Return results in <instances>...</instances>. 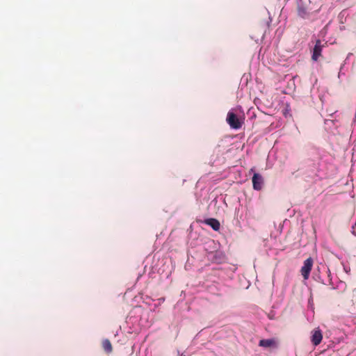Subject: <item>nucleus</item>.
I'll return each instance as SVG.
<instances>
[{"label": "nucleus", "mask_w": 356, "mask_h": 356, "mask_svg": "<svg viewBox=\"0 0 356 356\" xmlns=\"http://www.w3.org/2000/svg\"><path fill=\"white\" fill-rule=\"evenodd\" d=\"M204 222L209 225L215 231H218L220 228V224L217 219L208 218L205 220Z\"/></svg>", "instance_id": "7"}, {"label": "nucleus", "mask_w": 356, "mask_h": 356, "mask_svg": "<svg viewBox=\"0 0 356 356\" xmlns=\"http://www.w3.org/2000/svg\"><path fill=\"white\" fill-rule=\"evenodd\" d=\"M298 14L300 17H302V18H305L307 17H308L309 14L307 13V11L306 10L305 8H302V7H299L298 9Z\"/></svg>", "instance_id": "9"}, {"label": "nucleus", "mask_w": 356, "mask_h": 356, "mask_svg": "<svg viewBox=\"0 0 356 356\" xmlns=\"http://www.w3.org/2000/svg\"><path fill=\"white\" fill-rule=\"evenodd\" d=\"M326 44V42L324 44L320 40H317L316 41V44L313 50L312 59L316 60L318 58L321 56V51L324 45Z\"/></svg>", "instance_id": "4"}, {"label": "nucleus", "mask_w": 356, "mask_h": 356, "mask_svg": "<svg viewBox=\"0 0 356 356\" xmlns=\"http://www.w3.org/2000/svg\"><path fill=\"white\" fill-rule=\"evenodd\" d=\"M312 266L313 259L311 257H309L304 261V264L300 270L301 275H302L305 280H307L309 278Z\"/></svg>", "instance_id": "2"}, {"label": "nucleus", "mask_w": 356, "mask_h": 356, "mask_svg": "<svg viewBox=\"0 0 356 356\" xmlns=\"http://www.w3.org/2000/svg\"><path fill=\"white\" fill-rule=\"evenodd\" d=\"M259 346L264 348L276 347L277 343L274 339H261L259 343Z\"/></svg>", "instance_id": "6"}, {"label": "nucleus", "mask_w": 356, "mask_h": 356, "mask_svg": "<svg viewBox=\"0 0 356 356\" xmlns=\"http://www.w3.org/2000/svg\"><path fill=\"white\" fill-rule=\"evenodd\" d=\"M102 346L104 350L107 353L110 354L113 351V346L109 339H105L102 342Z\"/></svg>", "instance_id": "8"}, {"label": "nucleus", "mask_w": 356, "mask_h": 356, "mask_svg": "<svg viewBox=\"0 0 356 356\" xmlns=\"http://www.w3.org/2000/svg\"><path fill=\"white\" fill-rule=\"evenodd\" d=\"M323 339V334L319 329L314 330L312 332L311 341L314 346H318L321 343Z\"/></svg>", "instance_id": "5"}, {"label": "nucleus", "mask_w": 356, "mask_h": 356, "mask_svg": "<svg viewBox=\"0 0 356 356\" xmlns=\"http://www.w3.org/2000/svg\"><path fill=\"white\" fill-rule=\"evenodd\" d=\"M226 121L230 127L234 129H239L243 124V121L232 111L228 112Z\"/></svg>", "instance_id": "1"}, {"label": "nucleus", "mask_w": 356, "mask_h": 356, "mask_svg": "<svg viewBox=\"0 0 356 356\" xmlns=\"http://www.w3.org/2000/svg\"><path fill=\"white\" fill-rule=\"evenodd\" d=\"M252 187L256 191L261 190L264 185V178L259 173H254L252 178Z\"/></svg>", "instance_id": "3"}]
</instances>
